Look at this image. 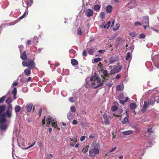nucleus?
I'll return each instance as SVG.
<instances>
[{"label": "nucleus", "instance_id": "f257e3e1", "mask_svg": "<svg viewBox=\"0 0 159 159\" xmlns=\"http://www.w3.org/2000/svg\"><path fill=\"white\" fill-rule=\"evenodd\" d=\"M22 65L23 66L28 67V68L31 69H34L36 66L34 61L30 59L23 61L22 62Z\"/></svg>", "mask_w": 159, "mask_h": 159}, {"label": "nucleus", "instance_id": "f03ea898", "mask_svg": "<svg viewBox=\"0 0 159 159\" xmlns=\"http://www.w3.org/2000/svg\"><path fill=\"white\" fill-rule=\"evenodd\" d=\"M12 116V111L7 109L5 112H4L0 116V118L2 119V121H7L6 117H7L8 118H10Z\"/></svg>", "mask_w": 159, "mask_h": 159}, {"label": "nucleus", "instance_id": "7ed1b4c3", "mask_svg": "<svg viewBox=\"0 0 159 159\" xmlns=\"http://www.w3.org/2000/svg\"><path fill=\"white\" fill-rule=\"evenodd\" d=\"M99 153V150L97 148H94L89 151V156L91 157H95L96 155Z\"/></svg>", "mask_w": 159, "mask_h": 159}, {"label": "nucleus", "instance_id": "20e7f679", "mask_svg": "<svg viewBox=\"0 0 159 159\" xmlns=\"http://www.w3.org/2000/svg\"><path fill=\"white\" fill-rule=\"evenodd\" d=\"M122 66L121 65L117 66L112 69L110 73V75H112L120 72L121 70Z\"/></svg>", "mask_w": 159, "mask_h": 159}, {"label": "nucleus", "instance_id": "39448f33", "mask_svg": "<svg viewBox=\"0 0 159 159\" xmlns=\"http://www.w3.org/2000/svg\"><path fill=\"white\" fill-rule=\"evenodd\" d=\"M2 119L0 118V131L1 132L2 131H6L7 128V126L6 124L7 121H2Z\"/></svg>", "mask_w": 159, "mask_h": 159}, {"label": "nucleus", "instance_id": "423d86ee", "mask_svg": "<svg viewBox=\"0 0 159 159\" xmlns=\"http://www.w3.org/2000/svg\"><path fill=\"white\" fill-rule=\"evenodd\" d=\"M96 80L95 78L94 77L92 76L90 79V81H87L86 82V84H89L90 86H92L94 84H95V82Z\"/></svg>", "mask_w": 159, "mask_h": 159}, {"label": "nucleus", "instance_id": "0eeeda50", "mask_svg": "<svg viewBox=\"0 0 159 159\" xmlns=\"http://www.w3.org/2000/svg\"><path fill=\"white\" fill-rule=\"evenodd\" d=\"M47 121V124L46 125L48 127H49V125L51 124L54 121V119L50 116H48L46 119Z\"/></svg>", "mask_w": 159, "mask_h": 159}, {"label": "nucleus", "instance_id": "6e6552de", "mask_svg": "<svg viewBox=\"0 0 159 159\" xmlns=\"http://www.w3.org/2000/svg\"><path fill=\"white\" fill-rule=\"evenodd\" d=\"M123 110L121 108L117 110L116 112L113 114V115L116 117H121V114L123 112Z\"/></svg>", "mask_w": 159, "mask_h": 159}, {"label": "nucleus", "instance_id": "1a4fd4ad", "mask_svg": "<svg viewBox=\"0 0 159 159\" xmlns=\"http://www.w3.org/2000/svg\"><path fill=\"white\" fill-rule=\"evenodd\" d=\"M85 14L88 17L92 16L93 14V11L91 9H88L84 11Z\"/></svg>", "mask_w": 159, "mask_h": 159}, {"label": "nucleus", "instance_id": "9d476101", "mask_svg": "<svg viewBox=\"0 0 159 159\" xmlns=\"http://www.w3.org/2000/svg\"><path fill=\"white\" fill-rule=\"evenodd\" d=\"M128 111H126L125 112L127 116L125 117L124 119H123L121 122L123 124H126L127 123L129 122V114H128Z\"/></svg>", "mask_w": 159, "mask_h": 159}, {"label": "nucleus", "instance_id": "9b49d317", "mask_svg": "<svg viewBox=\"0 0 159 159\" xmlns=\"http://www.w3.org/2000/svg\"><path fill=\"white\" fill-rule=\"evenodd\" d=\"M103 118L104 120V122L106 125L110 124V120H109L108 116L106 113H104L103 115Z\"/></svg>", "mask_w": 159, "mask_h": 159}, {"label": "nucleus", "instance_id": "f8f14e48", "mask_svg": "<svg viewBox=\"0 0 159 159\" xmlns=\"http://www.w3.org/2000/svg\"><path fill=\"white\" fill-rule=\"evenodd\" d=\"M33 107V104L30 103L27 104L25 106V108L26 109L28 112H29L31 111Z\"/></svg>", "mask_w": 159, "mask_h": 159}, {"label": "nucleus", "instance_id": "ddd939ff", "mask_svg": "<svg viewBox=\"0 0 159 159\" xmlns=\"http://www.w3.org/2000/svg\"><path fill=\"white\" fill-rule=\"evenodd\" d=\"M84 32V28L83 27H79L77 30V34L80 35Z\"/></svg>", "mask_w": 159, "mask_h": 159}, {"label": "nucleus", "instance_id": "4468645a", "mask_svg": "<svg viewBox=\"0 0 159 159\" xmlns=\"http://www.w3.org/2000/svg\"><path fill=\"white\" fill-rule=\"evenodd\" d=\"M102 78L103 79H104V77H102ZM102 82L98 84L96 86L94 87L93 88L95 89H96L98 88L99 87L102 86L103 84V83L105 81V79H102Z\"/></svg>", "mask_w": 159, "mask_h": 159}, {"label": "nucleus", "instance_id": "2eb2a0df", "mask_svg": "<svg viewBox=\"0 0 159 159\" xmlns=\"http://www.w3.org/2000/svg\"><path fill=\"white\" fill-rule=\"evenodd\" d=\"M31 69L29 68H27L25 69L24 71L25 75L27 76L30 75L31 74Z\"/></svg>", "mask_w": 159, "mask_h": 159}, {"label": "nucleus", "instance_id": "dca6fc26", "mask_svg": "<svg viewBox=\"0 0 159 159\" xmlns=\"http://www.w3.org/2000/svg\"><path fill=\"white\" fill-rule=\"evenodd\" d=\"M112 7L111 5H108L106 7V11L108 13H111L112 10Z\"/></svg>", "mask_w": 159, "mask_h": 159}, {"label": "nucleus", "instance_id": "f3484780", "mask_svg": "<svg viewBox=\"0 0 159 159\" xmlns=\"http://www.w3.org/2000/svg\"><path fill=\"white\" fill-rule=\"evenodd\" d=\"M20 57L22 60H25L27 58V56L25 51L22 54H21Z\"/></svg>", "mask_w": 159, "mask_h": 159}, {"label": "nucleus", "instance_id": "a211bd4d", "mask_svg": "<svg viewBox=\"0 0 159 159\" xmlns=\"http://www.w3.org/2000/svg\"><path fill=\"white\" fill-rule=\"evenodd\" d=\"M136 107V104L134 103H131L130 104V108L132 110H133ZM133 111L134 112L135 114H136V112H135L134 110H133Z\"/></svg>", "mask_w": 159, "mask_h": 159}, {"label": "nucleus", "instance_id": "6ab92c4d", "mask_svg": "<svg viewBox=\"0 0 159 159\" xmlns=\"http://www.w3.org/2000/svg\"><path fill=\"white\" fill-rule=\"evenodd\" d=\"M71 63L72 65L73 66L76 65L78 64V61L75 59H72L71 60Z\"/></svg>", "mask_w": 159, "mask_h": 159}, {"label": "nucleus", "instance_id": "aec40b11", "mask_svg": "<svg viewBox=\"0 0 159 159\" xmlns=\"http://www.w3.org/2000/svg\"><path fill=\"white\" fill-rule=\"evenodd\" d=\"M21 107L20 106L16 105L15 107V111L16 113L18 112L20 110Z\"/></svg>", "mask_w": 159, "mask_h": 159}, {"label": "nucleus", "instance_id": "412c9836", "mask_svg": "<svg viewBox=\"0 0 159 159\" xmlns=\"http://www.w3.org/2000/svg\"><path fill=\"white\" fill-rule=\"evenodd\" d=\"M102 72L103 73L104 76H105L107 78L109 77L110 73L108 74L107 72V71L106 70H102Z\"/></svg>", "mask_w": 159, "mask_h": 159}, {"label": "nucleus", "instance_id": "4be33fe9", "mask_svg": "<svg viewBox=\"0 0 159 159\" xmlns=\"http://www.w3.org/2000/svg\"><path fill=\"white\" fill-rule=\"evenodd\" d=\"M12 93L14 95V97L15 99L16 98V97L15 96L16 95L17 93V89L16 87L14 88L13 89L12 91Z\"/></svg>", "mask_w": 159, "mask_h": 159}, {"label": "nucleus", "instance_id": "5701e85b", "mask_svg": "<svg viewBox=\"0 0 159 159\" xmlns=\"http://www.w3.org/2000/svg\"><path fill=\"white\" fill-rule=\"evenodd\" d=\"M95 50L93 48H91L88 51V53L90 55H93V53L94 52Z\"/></svg>", "mask_w": 159, "mask_h": 159}, {"label": "nucleus", "instance_id": "b1692460", "mask_svg": "<svg viewBox=\"0 0 159 159\" xmlns=\"http://www.w3.org/2000/svg\"><path fill=\"white\" fill-rule=\"evenodd\" d=\"M147 132L149 135H150L152 133H154V131L152 130V127L148 129Z\"/></svg>", "mask_w": 159, "mask_h": 159}, {"label": "nucleus", "instance_id": "393cba45", "mask_svg": "<svg viewBox=\"0 0 159 159\" xmlns=\"http://www.w3.org/2000/svg\"><path fill=\"white\" fill-rule=\"evenodd\" d=\"M111 22L110 21L107 22V23L104 26V28L108 29L109 27L111 26Z\"/></svg>", "mask_w": 159, "mask_h": 159}, {"label": "nucleus", "instance_id": "a878e982", "mask_svg": "<svg viewBox=\"0 0 159 159\" xmlns=\"http://www.w3.org/2000/svg\"><path fill=\"white\" fill-rule=\"evenodd\" d=\"M102 60L100 58H96L94 59V60H92V62L93 63H97L99 61H101Z\"/></svg>", "mask_w": 159, "mask_h": 159}, {"label": "nucleus", "instance_id": "bb28decb", "mask_svg": "<svg viewBox=\"0 0 159 159\" xmlns=\"http://www.w3.org/2000/svg\"><path fill=\"white\" fill-rule=\"evenodd\" d=\"M89 147V145H87L82 150V151L84 153H86L88 150V148Z\"/></svg>", "mask_w": 159, "mask_h": 159}, {"label": "nucleus", "instance_id": "cd10ccee", "mask_svg": "<svg viewBox=\"0 0 159 159\" xmlns=\"http://www.w3.org/2000/svg\"><path fill=\"white\" fill-rule=\"evenodd\" d=\"M116 58L114 57H111L110 59V63H113L116 60Z\"/></svg>", "mask_w": 159, "mask_h": 159}, {"label": "nucleus", "instance_id": "c85d7f7f", "mask_svg": "<svg viewBox=\"0 0 159 159\" xmlns=\"http://www.w3.org/2000/svg\"><path fill=\"white\" fill-rule=\"evenodd\" d=\"M133 133L132 131L131 130H129L128 131H125L124 132V134L125 135H129Z\"/></svg>", "mask_w": 159, "mask_h": 159}, {"label": "nucleus", "instance_id": "c756f323", "mask_svg": "<svg viewBox=\"0 0 159 159\" xmlns=\"http://www.w3.org/2000/svg\"><path fill=\"white\" fill-rule=\"evenodd\" d=\"M118 107L116 106H112L111 108V110L113 111H115L117 110Z\"/></svg>", "mask_w": 159, "mask_h": 159}, {"label": "nucleus", "instance_id": "7c9ffc66", "mask_svg": "<svg viewBox=\"0 0 159 159\" xmlns=\"http://www.w3.org/2000/svg\"><path fill=\"white\" fill-rule=\"evenodd\" d=\"M29 1H27L26 4L28 7L30 6L33 3V0H30Z\"/></svg>", "mask_w": 159, "mask_h": 159}, {"label": "nucleus", "instance_id": "2f4dec72", "mask_svg": "<svg viewBox=\"0 0 159 159\" xmlns=\"http://www.w3.org/2000/svg\"><path fill=\"white\" fill-rule=\"evenodd\" d=\"M149 104V102L147 101H144V105L143 106V107L147 109L148 107Z\"/></svg>", "mask_w": 159, "mask_h": 159}, {"label": "nucleus", "instance_id": "473e14b6", "mask_svg": "<svg viewBox=\"0 0 159 159\" xmlns=\"http://www.w3.org/2000/svg\"><path fill=\"white\" fill-rule=\"evenodd\" d=\"M12 102V100L10 98H8L6 101V102L7 104H11Z\"/></svg>", "mask_w": 159, "mask_h": 159}, {"label": "nucleus", "instance_id": "72a5a7b5", "mask_svg": "<svg viewBox=\"0 0 159 159\" xmlns=\"http://www.w3.org/2000/svg\"><path fill=\"white\" fill-rule=\"evenodd\" d=\"M120 24H117L116 25V27H114L113 28V30L114 31H116V30H118L120 27Z\"/></svg>", "mask_w": 159, "mask_h": 159}, {"label": "nucleus", "instance_id": "f704fd0d", "mask_svg": "<svg viewBox=\"0 0 159 159\" xmlns=\"http://www.w3.org/2000/svg\"><path fill=\"white\" fill-rule=\"evenodd\" d=\"M6 98V96H3L2 97L0 98V103H2L4 102L5 98Z\"/></svg>", "mask_w": 159, "mask_h": 159}, {"label": "nucleus", "instance_id": "c9c22d12", "mask_svg": "<svg viewBox=\"0 0 159 159\" xmlns=\"http://www.w3.org/2000/svg\"><path fill=\"white\" fill-rule=\"evenodd\" d=\"M73 116V114L72 113L70 112L67 115V118L69 120H70L72 119Z\"/></svg>", "mask_w": 159, "mask_h": 159}, {"label": "nucleus", "instance_id": "e433bc0d", "mask_svg": "<svg viewBox=\"0 0 159 159\" xmlns=\"http://www.w3.org/2000/svg\"><path fill=\"white\" fill-rule=\"evenodd\" d=\"M100 6L99 5H96L94 6V9L95 10H97L100 9Z\"/></svg>", "mask_w": 159, "mask_h": 159}, {"label": "nucleus", "instance_id": "4c0bfd02", "mask_svg": "<svg viewBox=\"0 0 159 159\" xmlns=\"http://www.w3.org/2000/svg\"><path fill=\"white\" fill-rule=\"evenodd\" d=\"M8 105L7 106V109H9L10 111H12V106L11 104H8Z\"/></svg>", "mask_w": 159, "mask_h": 159}, {"label": "nucleus", "instance_id": "58836bf2", "mask_svg": "<svg viewBox=\"0 0 159 159\" xmlns=\"http://www.w3.org/2000/svg\"><path fill=\"white\" fill-rule=\"evenodd\" d=\"M130 54L129 52H128L127 53V56L125 58V59L126 60H128L130 58Z\"/></svg>", "mask_w": 159, "mask_h": 159}, {"label": "nucleus", "instance_id": "ea45409f", "mask_svg": "<svg viewBox=\"0 0 159 159\" xmlns=\"http://www.w3.org/2000/svg\"><path fill=\"white\" fill-rule=\"evenodd\" d=\"M26 15V12H25L24 14L21 16L18 19L19 20H22V19H23L25 16Z\"/></svg>", "mask_w": 159, "mask_h": 159}, {"label": "nucleus", "instance_id": "a19ab883", "mask_svg": "<svg viewBox=\"0 0 159 159\" xmlns=\"http://www.w3.org/2000/svg\"><path fill=\"white\" fill-rule=\"evenodd\" d=\"M51 124L52 127H54L55 128H56V127H57V123L56 122H54V121L53 122H52Z\"/></svg>", "mask_w": 159, "mask_h": 159}, {"label": "nucleus", "instance_id": "79ce46f5", "mask_svg": "<svg viewBox=\"0 0 159 159\" xmlns=\"http://www.w3.org/2000/svg\"><path fill=\"white\" fill-rule=\"evenodd\" d=\"M70 110L72 112H75L76 111V109L75 107L74 106H72L71 107Z\"/></svg>", "mask_w": 159, "mask_h": 159}, {"label": "nucleus", "instance_id": "37998d69", "mask_svg": "<svg viewBox=\"0 0 159 159\" xmlns=\"http://www.w3.org/2000/svg\"><path fill=\"white\" fill-rule=\"evenodd\" d=\"M145 21H144V23L145 24H149V18L148 17H145Z\"/></svg>", "mask_w": 159, "mask_h": 159}, {"label": "nucleus", "instance_id": "c03bdc74", "mask_svg": "<svg viewBox=\"0 0 159 159\" xmlns=\"http://www.w3.org/2000/svg\"><path fill=\"white\" fill-rule=\"evenodd\" d=\"M38 145L39 146V147L40 148L43 146V143L41 141H40L38 142Z\"/></svg>", "mask_w": 159, "mask_h": 159}, {"label": "nucleus", "instance_id": "a18cd8bd", "mask_svg": "<svg viewBox=\"0 0 159 159\" xmlns=\"http://www.w3.org/2000/svg\"><path fill=\"white\" fill-rule=\"evenodd\" d=\"M122 89V87L120 85H118L116 87V90L117 91H120Z\"/></svg>", "mask_w": 159, "mask_h": 159}, {"label": "nucleus", "instance_id": "49530a36", "mask_svg": "<svg viewBox=\"0 0 159 159\" xmlns=\"http://www.w3.org/2000/svg\"><path fill=\"white\" fill-rule=\"evenodd\" d=\"M129 35L133 37H135L136 34L135 32H133L132 33H131L129 34Z\"/></svg>", "mask_w": 159, "mask_h": 159}, {"label": "nucleus", "instance_id": "de8ad7c7", "mask_svg": "<svg viewBox=\"0 0 159 159\" xmlns=\"http://www.w3.org/2000/svg\"><path fill=\"white\" fill-rule=\"evenodd\" d=\"M100 16L102 18H104L105 16V13L103 12H101L100 13Z\"/></svg>", "mask_w": 159, "mask_h": 159}, {"label": "nucleus", "instance_id": "09e8293b", "mask_svg": "<svg viewBox=\"0 0 159 159\" xmlns=\"http://www.w3.org/2000/svg\"><path fill=\"white\" fill-rule=\"evenodd\" d=\"M93 77H94L97 80V79L99 78V76L98 75V74L96 73H95L94 74V76H93Z\"/></svg>", "mask_w": 159, "mask_h": 159}, {"label": "nucleus", "instance_id": "8fccbe9b", "mask_svg": "<svg viewBox=\"0 0 159 159\" xmlns=\"http://www.w3.org/2000/svg\"><path fill=\"white\" fill-rule=\"evenodd\" d=\"M24 48V46L22 45H21L19 47V49L20 52V54L21 53V52H22V49Z\"/></svg>", "mask_w": 159, "mask_h": 159}, {"label": "nucleus", "instance_id": "3c124183", "mask_svg": "<svg viewBox=\"0 0 159 159\" xmlns=\"http://www.w3.org/2000/svg\"><path fill=\"white\" fill-rule=\"evenodd\" d=\"M141 23L139 22L136 21L134 23V25L136 26L138 25H141Z\"/></svg>", "mask_w": 159, "mask_h": 159}, {"label": "nucleus", "instance_id": "603ef678", "mask_svg": "<svg viewBox=\"0 0 159 159\" xmlns=\"http://www.w3.org/2000/svg\"><path fill=\"white\" fill-rule=\"evenodd\" d=\"M74 97H70L69 98V100L70 102H71V103H73L74 102Z\"/></svg>", "mask_w": 159, "mask_h": 159}, {"label": "nucleus", "instance_id": "864d4df0", "mask_svg": "<svg viewBox=\"0 0 159 159\" xmlns=\"http://www.w3.org/2000/svg\"><path fill=\"white\" fill-rule=\"evenodd\" d=\"M42 108H40V109L39 110V112H38V114L39 116V117H40V116H41V114H42Z\"/></svg>", "mask_w": 159, "mask_h": 159}, {"label": "nucleus", "instance_id": "5fc2aeb1", "mask_svg": "<svg viewBox=\"0 0 159 159\" xmlns=\"http://www.w3.org/2000/svg\"><path fill=\"white\" fill-rule=\"evenodd\" d=\"M156 101V100L154 99L151 101L150 103V105H153L154 104L155 102Z\"/></svg>", "mask_w": 159, "mask_h": 159}, {"label": "nucleus", "instance_id": "6e6d98bb", "mask_svg": "<svg viewBox=\"0 0 159 159\" xmlns=\"http://www.w3.org/2000/svg\"><path fill=\"white\" fill-rule=\"evenodd\" d=\"M82 54L83 56L86 57L87 55V53L85 50H84L82 52Z\"/></svg>", "mask_w": 159, "mask_h": 159}, {"label": "nucleus", "instance_id": "4d7b16f0", "mask_svg": "<svg viewBox=\"0 0 159 159\" xmlns=\"http://www.w3.org/2000/svg\"><path fill=\"white\" fill-rule=\"evenodd\" d=\"M85 137H86L85 136H81L80 138V140L81 141H83L84 140H85Z\"/></svg>", "mask_w": 159, "mask_h": 159}, {"label": "nucleus", "instance_id": "13d9d810", "mask_svg": "<svg viewBox=\"0 0 159 159\" xmlns=\"http://www.w3.org/2000/svg\"><path fill=\"white\" fill-rule=\"evenodd\" d=\"M140 38L141 39H143L145 37V35L143 34H141L139 35Z\"/></svg>", "mask_w": 159, "mask_h": 159}, {"label": "nucleus", "instance_id": "bf43d9fd", "mask_svg": "<svg viewBox=\"0 0 159 159\" xmlns=\"http://www.w3.org/2000/svg\"><path fill=\"white\" fill-rule=\"evenodd\" d=\"M34 40H36V43H37L38 42V41H37V37H34V39H33V41L34 44H35V42L34 41Z\"/></svg>", "mask_w": 159, "mask_h": 159}, {"label": "nucleus", "instance_id": "052dcab7", "mask_svg": "<svg viewBox=\"0 0 159 159\" xmlns=\"http://www.w3.org/2000/svg\"><path fill=\"white\" fill-rule=\"evenodd\" d=\"M72 123L74 125H76L77 124V121L75 120H74L72 122Z\"/></svg>", "mask_w": 159, "mask_h": 159}, {"label": "nucleus", "instance_id": "680f3d73", "mask_svg": "<svg viewBox=\"0 0 159 159\" xmlns=\"http://www.w3.org/2000/svg\"><path fill=\"white\" fill-rule=\"evenodd\" d=\"M35 142H34L33 143H32L30 146L28 147L27 148H26V149H28L29 148H30L33 147L35 144Z\"/></svg>", "mask_w": 159, "mask_h": 159}, {"label": "nucleus", "instance_id": "e2e57ef3", "mask_svg": "<svg viewBox=\"0 0 159 159\" xmlns=\"http://www.w3.org/2000/svg\"><path fill=\"white\" fill-rule=\"evenodd\" d=\"M113 84L112 83L108 82V83H107L106 85L109 87H111L112 85Z\"/></svg>", "mask_w": 159, "mask_h": 159}, {"label": "nucleus", "instance_id": "0e129e2a", "mask_svg": "<svg viewBox=\"0 0 159 159\" xmlns=\"http://www.w3.org/2000/svg\"><path fill=\"white\" fill-rule=\"evenodd\" d=\"M70 139V141H73V142H75V143H76L77 142V139L76 138H74L73 139Z\"/></svg>", "mask_w": 159, "mask_h": 159}, {"label": "nucleus", "instance_id": "69168bd1", "mask_svg": "<svg viewBox=\"0 0 159 159\" xmlns=\"http://www.w3.org/2000/svg\"><path fill=\"white\" fill-rule=\"evenodd\" d=\"M45 118L46 117H44L42 121V123L43 125H45Z\"/></svg>", "mask_w": 159, "mask_h": 159}, {"label": "nucleus", "instance_id": "338daca9", "mask_svg": "<svg viewBox=\"0 0 159 159\" xmlns=\"http://www.w3.org/2000/svg\"><path fill=\"white\" fill-rule=\"evenodd\" d=\"M94 137H95L94 135L93 134H91L89 136V139H93V138H94Z\"/></svg>", "mask_w": 159, "mask_h": 159}, {"label": "nucleus", "instance_id": "774afa93", "mask_svg": "<svg viewBox=\"0 0 159 159\" xmlns=\"http://www.w3.org/2000/svg\"><path fill=\"white\" fill-rule=\"evenodd\" d=\"M121 75L119 74H118L116 76V79H119Z\"/></svg>", "mask_w": 159, "mask_h": 159}]
</instances>
